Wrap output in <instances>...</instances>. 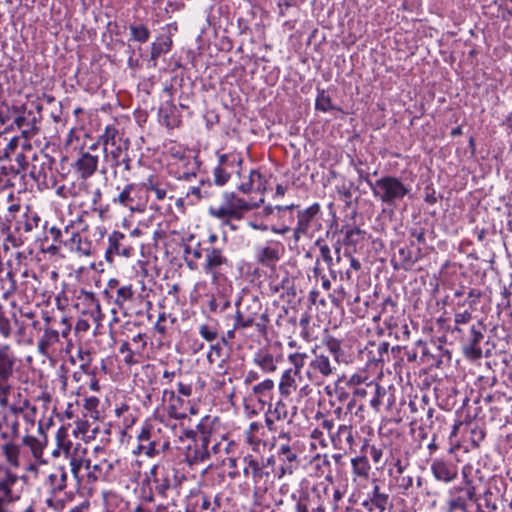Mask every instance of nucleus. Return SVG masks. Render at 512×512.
<instances>
[{
    "instance_id": "f257e3e1",
    "label": "nucleus",
    "mask_w": 512,
    "mask_h": 512,
    "mask_svg": "<svg viewBox=\"0 0 512 512\" xmlns=\"http://www.w3.org/2000/svg\"><path fill=\"white\" fill-rule=\"evenodd\" d=\"M202 271L210 277L211 284L220 287L233 271V262L223 247L205 245L202 254Z\"/></svg>"
},
{
    "instance_id": "f03ea898",
    "label": "nucleus",
    "mask_w": 512,
    "mask_h": 512,
    "mask_svg": "<svg viewBox=\"0 0 512 512\" xmlns=\"http://www.w3.org/2000/svg\"><path fill=\"white\" fill-rule=\"evenodd\" d=\"M373 196L388 206H396L411 191L409 185L405 184L396 176H383L375 182L368 181Z\"/></svg>"
},
{
    "instance_id": "7ed1b4c3",
    "label": "nucleus",
    "mask_w": 512,
    "mask_h": 512,
    "mask_svg": "<svg viewBox=\"0 0 512 512\" xmlns=\"http://www.w3.org/2000/svg\"><path fill=\"white\" fill-rule=\"evenodd\" d=\"M257 206L258 204L239 198L234 193H224L223 202L219 206L209 207L208 213L223 224L229 225L231 220L242 219L246 212Z\"/></svg>"
},
{
    "instance_id": "20e7f679",
    "label": "nucleus",
    "mask_w": 512,
    "mask_h": 512,
    "mask_svg": "<svg viewBox=\"0 0 512 512\" xmlns=\"http://www.w3.org/2000/svg\"><path fill=\"white\" fill-rule=\"evenodd\" d=\"M193 444L186 450V460L190 465L204 463L211 459L209 445L212 442V429L206 423H199L193 432Z\"/></svg>"
},
{
    "instance_id": "39448f33",
    "label": "nucleus",
    "mask_w": 512,
    "mask_h": 512,
    "mask_svg": "<svg viewBox=\"0 0 512 512\" xmlns=\"http://www.w3.org/2000/svg\"><path fill=\"white\" fill-rule=\"evenodd\" d=\"M338 364L339 361L336 357L331 359L326 352L313 351V358L308 364L306 376L312 382L322 384L328 379L338 377Z\"/></svg>"
},
{
    "instance_id": "423d86ee",
    "label": "nucleus",
    "mask_w": 512,
    "mask_h": 512,
    "mask_svg": "<svg viewBox=\"0 0 512 512\" xmlns=\"http://www.w3.org/2000/svg\"><path fill=\"white\" fill-rule=\"evenodd\" d=\"M302 452L300 442L276 445V458L279 462L277 477L291 475L300 465V454Z\"/></svg>"
},
{
    "instance_id": "0eeeda50",
    "label": "nucleus",
    "mask_w": 512,
    "mask_h": 512,
    "mask_svg": "<svg viewBox=\"0 0 512 512\" xmlns=\"http://www.w3.org/2000/svg\"><path fill=\"white\" fill-rule=\"evenodd\" d=\"M148 199L149 196L142 185L130 183L113 199V203L119 204L131 212H144Z\"/></svg>"
},
{
    "instance_id": "6e6552de",
    "label": "nucleus",
    "mask_w": 512,
    "mask_h": 512,
    "mask_svg": "<svg viewBox=\"0 0 512 512\" xmlns=\"http://www.w3.org/2000/svg\"><path fill=\"white\" fill-rule=\"evenodd\" d=\"M60 448L65 457L69 459L71 472L76 479L79 480V474L83 468L90 471L92 460L87 457L88 450L82 443H73L70 440L63 441Z\"/></svg>"
},
{
    "instance_id": "1a4fd4ad",
    "label": "nucleus",
    "mask_w": 512,
    "mask_h": 512,
    "mask_svg": "<svg viewBox=\"0 0 512 512\" xmlns=\"http://www.w3.org/2000/svg\"><path fill=\"white\" fill-rule=\"evenodd\" d=\"M321 213V207L314 203L305 209H298L297 223L293 229V238L298 242L304 236H310L314 230L320 226L318 215Z\"/></svg>"
},
{
    "instance_id": "9d476101",
    "label": "nucleus",
    "mask_w": 512,
    "mask_h": 512,
    "mask_svg": "<svg viewBox=\"0 0 512 512\" xmlns=\"http://www.w3.org/2000/svg\"><path fill=\"white\" fill-rule=\"evenodd\" d=\"M474 485H454L447 491V512H466L470 502L475 501Z\"/></svg>"
},
{
    "instance_id": "9b49d317",
    "label": "nucleus",
    "mask_w": 512,
    "mask_h": 512,
    "mask_svg": "<svg viewBox=\"0 0 512 512\" xmlns=\"http://www.w3.org/2000/svg\"><path fill=\"white\" fill-rule=\"evenodd\" d=\"M243 163V158L237 153H225L218 155V164L213 169V179L217 186H224L235 171L240 173L239 167Z\"/></svg>"
},
{
    "instance_id": "f8f14e48",
    "label": "nucleus",
    "mask_w": 512,
    "mask_h": 512,
    "mask_svg": "<svg viewBox=\"0 0 512 512\" xmlns=\"http://www.w3.org/2000/svg\"><path fill=\"white\" fill-rule=\"evenodd\" d=\"M161 402L164 411L170 418L176 420H183L187 417V411L190 409L194 413L189 402L185 401L182 397L172 389H164L162 392Z\"/></svg>"
},
{
    "instance_id": "ddd939ff",
    "label": "nucleus",
    "mask_w": 512,
    "mask_h": 512,
    "mask_svg": "<svg viewBox=\"0 0 512 512\" xmlns=\"http://www.w3.org/2000/svg\"><path fill=\"white\" fill-rule=\"evenodd\" d=\"M17 363L15 352L0 363V408L4 403L7 404V399L16 389L10 381L16 372Z\"/></svg>"
},
{
    "instance_id": "4468645a",
    "label": "nucleus",
    "mask_w": 512,
    "mask_h": 512,
    "mask_svg": "<svg viewBox=\"0 0 512 512\" xmlns=\"http://www.w3.org/2000/svg\"><path fill=\"white\" fill-rule=\"evenodd\" d=\"M25 326L18 319L17 313L7 311L2 303H0V336L3 339L16 337L20 343L24 335Z\"/></svg>"
},
{
    "instance_id": "2eb2a0df",
    "label": "nucleus",
    "mask_w": 512,
    "mask_h": 512,
    "mask_svg": "<svg viewBox=\"0 0 512 512\" xmlns=\"http://www.w3.org/2000/svg\"><path fill=\"white\" fill-rule=\"evenodd\" d=\"M1 408L22 413L25 421L34 424L37 407L31 404L20 387H16L10 398L7 399V404L4 403Z\"/></svg>"
},
{
    "instance_id": "dca6fc26",
    "label": "nucleus",
    "mask_w": 512,
    "mask_h": 512,
    "mask_svg": "<svg viewBox=\"0 0 512 512\" xmlns=\"http://www.w3.org/2000/svg\"><path fill=\"white\" fill-rule=\"evenodd\" d=\"M362 507L367 512H392L393 501L379 484H375L372 490L367 493L366 499L362 502Z\"/></svg>"
},
{
    "instance_id": "f3484780",
    "label": "nucleus",
    "mask_w": 512,
    "mask_h": 512,
    "mask_svg": "<svg viewBox=\"0 0 512 512\" xmlns=\"http://www.w3.org/2000/svg\"><path fill=\"white\" fill-rule=\"evenodd\" d=\"M129 147L130 141L118 143L117 145H110L107 148L104 147V162L113 169L123 166L125 171H130L131 158L128 154Z\"/></svg>"
},
{
    "instance_id": "a211bd4d",
    "label": "nucleus",
    "mask_w": 512,
    "mask_h": 512,
    "mask_svg": "<svg viewBox=\"0 0 512 512\" xmlns=\"http://www.w3.org/2000/svg\"><path fill=\"white\" fill-rule=\"evenodd\" d=\"M20 416L22 413L0 408V438L13 441L20 436Z\"/></svg>"
},
{
    "instance_id": "6ab92c4d",
    "label": "nucleus",
    "mask_w": 512,
    "mask_h": 512,
    "mask_svg": "<svg viewBox=\"0 0 512 512\" xmlns=\"http://www.w3.org/2000/svg\"><path fill=\"white\" fill-rule=\"evenodd\" d=\"M284 247L281 242L269 240L264 245L255 247V258L262 266L271 267L281 258Z\"/></svg>"
},
{
    "instance_id": "aec40b11",
    "label": "nucleus",
    "mask_w": 512,
    "mask_h": 512,
    "mask_svg": "<svg viewBox=\"0 0 512 512\" xmlns=\"http://www.w3.org/2000/svg\"><path fill=\"white\" fill-rule=\"evenodd\" d=\"M94 453L98 459H96L94 464L91 463L89 476L93 477L95 480L109 478L114 471L115 465L119 463V460L110 455L101 457L105 454V451L100 446L94 448Z\"/></svg>"
},
{
    "instance_id": "412c9836",
    "label": "nucleus",
    "mask_w": 512,
    "mask_h": 512,
    "mask_svg": "<svg viewBox=\"0 0 512 512\" xmlns=\"http://www.w3.org/2000/svg\"><path fill=\"white\" fill-rule=\"evenodd\" d=\"M434 479L444 484H450L458 478V466L451 460L435 458L430 464Z\"/></svg>"
},
{
    "instance_id": "4be33fe9",
    "label": "nucleus",
    "mask_w": 512,
    "mask_h": 512,
    "mask_svg": "<svg viewBox=\"0 0 512 512\" xmlns=\"http://www.w3.org/2000/svg\"><path fill=\"white\" fill-rule=\"evenodd\" d=\"M269 323V316L266 313H260L259 319L246 316L243 310H237L234 319V330L246 329L254 326L261 336L267 335V325Z\"/></svg>"
},
{
    "instance_id": "5701e85b",
    "label": "nucleus",
    "mask_w": 512,
    "mask_h": 512,
    "mask_svg": "<svg viewBox=\"0 0 512 512\" xmlns=\"http://www.w3.org/2000/svg\"><path fill=\"white\" fill-rule=\"evenodd\" d=\"M126 236L121 232H113L108 238V248L106 250V259L112 261V256L130 257L133 253V248L126 245L124 242Z\"/></svg>"
},
{
    "instance_id": "b1692460",
    "label": "nucleus",
    "mask_w": 512,
    "mask_h": 512,
    "mask_svg": "<svg viewBox=\"0 0 512 512\" xmlns=\"http://www.w3.org/2000/svg\"><path fill=\"white\" fill-rule=\"evenodd\" d=\"M98 162V155L82 150L73 167L82 179H87L96 172Z\"/></svg>"
},
{
    "instance_id": "393cba45",
    "label": "nucleus",
    "mask_w": 512,
    "mask_h": 512,
    "mask_svg": "<svg viewBox=\"0 0 512 512\" xmlns=\"http://www.w3.org/2000/svg\"><path fill=\"white\" fill-rule=\"evenodd\" d=\"M45 326H44V332L41 338L38 341V350L46 354L48 349L59 342V331L55 328L57 325V319L51 318L48 315L44 316Z\"/></svg>"
},
{
    "instance_id": "a878e982",
    "label": "nucleus",
    "mask_w": 512,
    "mask_h": 512,
    "mask_svg": "<svg viewBox=\"0 0 512 512\" xmlns=\"http://www.w3.org/2000/svg\"><path fill=\"white\" fill-rule=\"evenodd\" d=\"M244 462L243 473L245 477H251L255 483L266 481L270 477V471L265 469L264 460L258 461L252 456H246Z\"/></svg>"
},
{
    "instance_id": "bb28decb",
    "label": "nucleus",
    "mask_w": 512,
    "mask_h": 512,
    "mask_svg": "<svg viewBox=\"0 0 512 512\" xmlns=\"http://www.w3.org/2000/svg\"><path fill=\"white\" fill-rule=\"evenodd\" d=\"M281 355H273L267 349L258 350L253 357V363L258 366L264 373H274L278 364L281 362Z\"/></svg>"
},
{
    "instance_id": "cd10ccee",
    "label": "nucleus",
    "mask_w": 512,
    "mask_h": 512,
    "mask_svg": "<svg viewBox=\"0 0 512 512\" xmlns=\"http://www.w3.org/2000/svg\"><path fill=\"white\" fill-rule=\"evenodd\" d=\"M51 159L47 155L41 158L35 156L30 170V176L39 183H45L49 174L52 173Z\"/></svg>"
},
{
    "instance_id": "c85d7f7f",
    "label": "nucleus",
    "mask_w": 512,
    "mask_h": 512,
    "mask_svg": "<svg viewBox=\"0 0 512 512\" xmlns=\"http://www.w3.org/2000/svg\"><path fill=\"white\" fill-rule=\"evenodd\" d=\"M64 245L85 256L92 253V242L82 239L81 235L75 231H72L69 238L65 239Z\"/></svg>"
},
{
    "instance_id": "c756f323",
    "label": "nucleus",
    "mask_w": 512,
    "mask_h": 512,
    "mask_svg": "<svg viewBox=\"0 0 512 512\" xmlns=\"http://www.w3.org/2000/svg\"><path fill=\"white\" fill-rule=\"evenodd\" d=\"M238 189L243 193H250L252 191H265L266 179L258 170H251L249 173L248 181L240 184Z\"/></svg>"
},
{
    "instance_id": "7c9ffc66",
    "label": "nucleus",
    "mask_w": 512,
    "mask_h": 512,
    "mask_svg": "<svg viewBox=\"0 0 512 512\" xmlns=\"http://www.w3.org/2000/svg\"><path fill=\"white\" fill-rule=\"evenodd\" d=\"M128 138L123 137V133L114 124H109L104 128L103 133L100 135V142L103 148L110 145H117L118 143L128 142Z\"/></svg>"
},
{
    "instance_id": "2f4dec72",
    "label": "nucleus",
    "mask_w": 512,
    "mask_h": 512,
    "mask_svg": "<svg viewBox=\"0 0 512 512\" xmlns=\"http://www.w3.org/2000/svg\"><path fill=\"white\" fill-rule=\"evenodd\" d=\"M331 441L336 448H343V444H346L348 448H352L354 445L352 426L340 425L337 431L331 435Z\"/></svg>"
},
{
    "instance_id": "473e14b6",
    "label": "nucleus",
    "mask_w": 512,
    "mask_h": 512,
    "mask_svg": "<svg viewBox=\"0 0 512 512\" xmlns=\"http://www.w3.org/2000/svg\"><path fill=\"white\" fill-rule=\"evenodd\" d=\"M297 378H300V374L293 372L291 369H286L280 378L279 392L282 396L288 397L297 388Z\"/></svg>"
},
{
    "instance_id": "72a5a7b5",
    "label": "nucleus",
    "mask_w": 512,
    "mask_h": 512,
    "mask_svg": "<svg viewBox=\"0 0 512 512\" xmlns=\"http://www.w3.org/2000/svg\"><path fill=\"white\" fill-rule=\"evenodd\" d=\"M293 412L290 414L287 404L283 400H278L274 405H270L268 412L270 417H274L277 421L292 422L293 416L296 414V407H292Z\"/></svg>"
},
{
    "instance_id": "f704fd0d",
    "label": "nucleus",
    "mask_w": 512,
    "mask_h": 512,
    "mask_svg": "<svg viewBox=\"0 0 512 512\" xmlns=\"http://www.w3.org/2000/svg\"><path fill=\"white\" fill-rule=\"evenodd\" d=\"M48 483L53 494L63 491L67 486V472L64 467H57L48 476Z\"/></svg>"
},
{
    "instance_id": "c9c22d12",
    "label": "nucleus",
    "mask_w": 512,
    "mask_h": 512,
    "mask_svg": "<svg viewBox=\"0 0 512 512\" xmlns=\"http://www.w3.org/2000/svg\"><path fill=\"white\" fill-rule=\"evenodd\" d=\"M351 467L355 477L365 480L369 478L371 466L366 454L352 458Z\"/></svg>"
},
{
    "instance_id": "e433bc0d",
    "label": "nucleus",
    "mask_w": 512,
    "mask_h": 512,
    "mask_svg": "<svg viewBox=\"0 0 512 512\" xmlns=\"http://www.w3.org/2000/svg\"><path fill=\"white\" fill-rule=\"evenodd\" d=\"M16 481V475L5 469L0 470V503L10 498L11 487L16 483Z\"/></svg>"
},
{
    "instance_id": "4c0bfd02",
    "label": "nucleus",
    "mask_w": 512,
    "mask_h": 512,
    "mask_svg": "<svg viewBox=\"0 0 512 512\" xmlns=\"http://www.w3.org/2000/svg\"><path fill=\"white\" fill-rule=\"evenodd\" d=\"M368 360L371 362H385L389 358V344L387 342H380L378 344H371L370 348H366Z\"/></svg>"
},
{
    "instance_id": "58836bf2",
    "label": "nucleus",
    "mask_w": 512,
    "mask_h": 512,
    "mask_svg": "<svg viewBox=\"0 0 512 512\" xmlns=\"http://www.w3.org/2000/svg\"><path fill=\"white\" fill-rule=\"evenodd\" d=\"M418 257L413 255V252L409 247H401L398 250V263L394 265V268H401L405 271L411 270Z\"/></svg>"
},
{
    "instance_id": "ea45409f",
    "label": "nucleus",
    "mask_w": 512,
    "mask_h": 512,
    "mask_svg": "<svg viewBox=\"0 0 512 512\" xmlns=\"http://www.w3.org/2000/svg\"><path fill=\"white\" fill-rule=\"evenodd\" d=\"M119 352L124 356L123 361L128 366H132L141 362L142 351L140 349L133 350L130 346V343L127 341L121 343Z\"/></svg>"
},
{
    "instance_id": "a19ab883",
    "label": "nucleus",
    "mask_w": 512,
    "mask_h": 512,
    "mask_svg": "<svg viewBox=\"0 0 512 512\" xmlns=\"http://www.w3.org/2000/svg\"><path fill=\"white\" fill-rule=\"evenodd\" d=\"M139 448L149 457H155L170 449V443L167 440L157 441L155 437L147 442V445L140 444Z\"/></svg>"
},
{
    "instance_id": "79ce46f5",
    "label": "nucleus",
    "mask_w": 512,
    "mask_h": 512,
    "mask_svg": "<svg viewBox=\"0 0 512 512\" xmlns=\"http://www.w3.org/2000/svg\"><path fill=\"white\" fill-rule=\"evenodd\" d=\"M19 210L20 205L12 203L9 199L5 203H0V226L11 223Z\"/></svg>"
},
{
    "instance_id": "37998d69",
    "label": "nucleus",
    "mask_w": 512,
    "mask_h": 512,
    "mask_svg": "<svg viewBox=\"0 0 512 512\" xmlns=\"http://www.w3.org/2000/svg\"><path fill=\"white\" fill-rule=\"evenodd\" d=\"M135 292L132 285H123L116 289V296L114 298V304L119 309H124L127 303L134 300Z\"/></svg>"
},
{
    "instance_id": "c03bdc74",
    "label": "nucleus",
    "mask_w": 512,
    "mask_h": 512,
    "mask_svg": "<svg viewBox=\"0 0 512 512\" xmlns=\"http://www.w3.org/2000/svg\"><path fill=\"white\" fill-rule=\"evenodd\" d=\"M296 208H299V205L297 204H290L285 206H265L263 209V213L265 216L273 215L276 213L277 217L279 219H284L285 217H289L290 220H293V213L292 211Z\"/></svg>"
},
{
    "instance_id": "a18cd8bd",
    "label": "nucleus",
    "mask_w": 512,
    "mask_h": 512,
    "mask_svg": "<svg viewBox=\"0 0 512 512\" xmlns=\"http://www.w3.org/2000/svg\"><path fill=\"white\" fill-rule=\"evenodd\" d=\"M115 415L118 418L122 428H130L135 423V416L132 409L127 404H122L115 409Z\"/></svg>"
},
{
    "instance_id": "49530a36",
    "label": "nucleus",
    "mask_w": 512,
    "mask_h": 512,
    "mask_svg": "<svg viewBox=\"0 0 512 512\" xmlns=\"http://www.w3.org/2000/svg\"><path fill=\"white\" fill-rule=\"evenodd\" d=\"M229 446L230 442H228L226 439L217 440L212 436V442L209 445L211 458L215 457L217 463L220 461L224 463V459H222V456L228 453Z\"/></svg>"
},
{
    "instance_id": "de8ad7c7",
    "label": "nucleus",
    "mask_w": 512,
    "mask_h": 512,
    "mask_svg": "<svg viewBox=\"0 0 512 512\" xmlns=\"http://www.w3.org/2000/svg\"><path fill=\"white\" fill-rule=\"evenodd\" d=\"M230 305V300L222 292L213 294L208 303L210 311L214 313H222L227 310Z\"/></svg>"
},
{
    "instance_id": "09e8293b",
    "label": "nucleus",
    "mask_w": 512,
    "mask_h": 512,
    "mask_svg": "<svg viewBox=\"0 0 512 512\" xmlns=\"http://www.w3.org/2000/svg\"><path fill=\"white\" fill-rule=\"evenodd\" d=\"M315 108L316 110L324 113L332 110H339V108L332 104L330 95L324 89H317Z\"/></svg>"
},
{
    "instance_id": "8fccbe9b",
    "label": "nucleus",
    "mask_w": 512,
    "mask_h": 512,
    "mask_svg": "<svg viewBox=\"0 0 512 512\" xmlns=\"http://www.w3.org/2000/svg\"><path fill=\"white\" fill-rule=\"evenodd\" d=\"M204 251V247H201L200 244H197L196 247L192 248L191 246L187 245L184 248V254L186 256V263L189 269L195 270L197 269L196 260H199L202 258V254Z\"/></svg>"
},
{
    "instance_id": "3c124183",
    "label": "nucleus",
    "mask_w": 512,
    "mask_h": 512,
    "mask_svg": "<svg viewBox=\"0 0 512 512\" xmlns=\"http://www.w3.org/2000/svg\"><path fill=\"white\" fill-rule=\"evenodd\" d=\"M172 46V40L170 38H165L162 41L153 42L151 44V60L156 62V60L164 53L170 51Z\"/></svg>"
},
{
    "instance_id": "603ef678",
    "label": "nucleus",
    "mask_w": 512,
    "mask_h": 512,
    "mask_svg": "<svg viewBox=\"0 0 512 512\" xmlns=\"http://www.w3.org/2000/svg\"><path fill=\"white\" fill-rule=\"evenodd\" d=\"M274 389V381L271 379H265L264 381L253 386L252 391L260 401L264 398L269 397V394Z\"/></svg>"
},
{
    "instance_id": "864d4df0",
    "label": "nucleus",
    "mask_w": 512,
    "mask_h": 512,
    "mask_svg": "<svg viewBox=\"0 0 512 512\" xmlns=\"http://www.w3.org/2000/svg\"><path fill=\"white\" fill-rule=\"evenodd\" d=\"M131 40L137 41L140 43H145L148 41L150 37V31L147 26L143 24L139 25H130L129 26Z\"/></svg>"
},
{
    "instance_id": "5fc2aeb1",
    "label": "nucleus",
    "mask_w": 512,
    "mask_h": 512,
    "mask_svg": "<svg viewBox=\"0 0 512 512\" xmlns=\"http://www.w3.org/2000/svg\"><path fill=\"white\" fill-rule=\"evenodd\" d=\"M309 512H326L324 500L321 492L317 487H313L310 492V509Z\"/></svg>"
},
{
    "instance_id": "6e6d98bb",
    "label": "nucleus",
    "mask_w": 512,
    "mask_h": 512,
    "mask_svg": "<svg viewBox=\"0 0 512 512\" xmlns=\"http://www.w3.org/2000/svg\"><path fill=\"white\" fill-rule=\"evenodd\" d=\"M2 451L10 464H18L19 448L13 444L12 441L5 443L2 447Z\"/></svg>"
},
{
    "instance_id": "4d7b16f0",
    "label": "nucleus",
    "mask_w": 512,
    "mask_h": 512,
    "mask_svg": "<svg viewBox=\"0 0 512 512\" xmlns=\"http://www.w3.org/2000/svg\"><path fill=\"white\" fill-rule=\"evenodd\" d=\"M307 359V354L303 352H295L288 355L289 362L293 365L290 368L293 372L300 374L301 369L305 365V361Z\"/></svg>"
},
{
    "instance_id": "13d9d810",
    "label": "nucleus",
    "mask_w": 512,
    "mask_h": 512,
    "mask_svg": "<svg viewBox=\"0 0 512 512\" xmlns=\"http://www.w3.org/2000/svg\"><path fill=\"white\" fill-rule=\"evenodd\" d=\"M361 451L365 452V454H369L374 464H379L383 458V449L374 444L370 445L368 443H365L362 446Z\"/></svg>"
},
{
    "instance_id": "bf43d9fd",
    "label": "nucleus",
    "mask_w": 512,
    "mask_h": 512,
    "mask_svg": "<svg viewBox=\"0 0 512 512\" xmlns=\"http://www.w3.org/2000/svg\"><path fill=\"white\" fill-rule=\"evenodd\" d=\"M98 405L99 399L97 397L91 396L84 399L83 407L87 411L86 416L88 415L90 418L97 419L98 418Z\"/></svg>"
},
{
    "instance_id": "052dcab7",
    "label": "nucleus",
    "mask_w": 512,
    "mask_h": 512,
    "mask_svg": "<svg viewBox=\"0 0 512 512\" xmlns=\"http://www.w3.org/2000/svg\"><path fill=\"white\" fill-rule=\"evenodd\" d=\"M310 509V492L301 491L299 497L296 500L295 511L296 512H309Z\"/></svg>"
},
{
    "instance_id": "680f3d73",
    "label": "nucleus",
    "mask_w": 512,
    "mask_h": 512,
    "mask_svg": "<svg viewBox=\"0 0 512 512\" xmlns=\"http://www.w3.org/2000/svg\"><path fill=\"white\" fill-rule=\"evenodd\" d=\"M316 244L319 245L321 257L324 260V262L327 264V266L330 270V274L332 275V277L335 278V272L332 269L333 257L331 255V250H330L329 246L327 244H320L319 241H317Z\"/></svg>"
},
{
    "instance_id": "e2e57ef3",
    "label": "nucleus",
    "mask_w": 512,
    "mask_h": 512,
    "mask_svg": "<svg viewBox=\"0 0 512 512\" xmlns=\"http://www.w3.org/2000/svg\"><path fill=\"white\" fill-rule=\"evenodd\" d=\"M40 217L36 212H29L25 214V220L23 222V229L25 232H31L38 227L40 223Z\"/></svg>"
},
{
    "instance_id": "0e129e2a",
    "label": "nucleus",
    "mask_w": 512,
    "mask_h": 512,
    "mask_svg": "<svg viewBox=\"0 0 512 512\" xmlns=\"http://www.w3.org/2000/svg\"><path fill=\"white\" fill-rule=\"evenodd\" d=\"M199 334L200 336L208 342L214 341L218 336V331L215 327L202 324L199 326Z\"/></svg>"
},
{
    "instance_id": "69168bd1",
    "label": "nucleus",
    "mask_w": 512,
    "mask_h": 512,
    "mask_svg": "<svg viewBox=\"0 0 512 512\" xmlns=\"http://www.w3.org/2000/svg\"><path fill=\"white\" fill-rule=\"evenodd\" d=\"M362 233L363 232L357 227L347 229L345 231L344 243L346 245H356L359 242Z\"/></svg>"
},
{
    "instance_id": "338daca9",
    "label": "nucleus",
    "mask_w": 512,
    "mask_h": 512,
    "mask_svg": "<svg viewBox=\"0 0 512 512\" xmlns=\"http://www.w3.org/2000/svg\"><path fill=\"white\" fill-rule=\"evenodd\" d=\"M71 232V226H66L63 231L55 226H52L49 229V234L51 235L53 241L63 244L65 240H63L62 237L65 235L69 238Z\"/></svg>"
},
{
    "instance_id": "774afa93",
    "label": "nucleus",
    "mask_w": 512,
    "mask_h": 512,
    "mask_svg": "<svg viewBox=\"0 0 512 512\" xmlns=\"http://www.w3.org/2000/svg\"><path fill=\"white\" fill-rule=\"evenodd\" d=\"M263 429V426L261 423L259 422H251L250 425H249V429L248 431L246 432V437H247V440L250 442V443H257L260 441L259 439V432L260 430Z\"/></svg>"
}]
</instances>
